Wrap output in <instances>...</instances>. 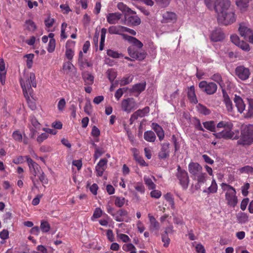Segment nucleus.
Segmentation results:
<instances>
[{
  "label": "nucleus",
  "mask_w": 253,
  "mask_h": 253,
  "mask_svg": "<svg viewBox=\"0 0 253 253\" xmlns=\"http://www.w3.org/2000/svg\"><path fill=\"white\" fill-rule=\"evenodd\" d=\"M229 0H215L214 8L217 14V21L220 24L228 25L236 20L234 13L229 8Z\"/></svg>",
  "instance_id": "obj_1"
},
{
  "label": "nucleus",
  "mask_w": 253,
  "mask_h": 253,
  "mask_svg": "<svg viewBox=\"0 0 253 253\" xmlns=\"http://www.w3.org/2000/svg\"><path fill=\"white\" fill-rule=\"evenodd\" d=\"M20 83L23 90L24 95L28 100L30 98L29 95L31 96L32 92L33 90L32 86L34 87H36L37 86L35 74L33 73H30L25 82L23 80L21 79Z\"/></svg>",
  "instance_id": "obj_2"
},
{
  "label": "nucleus",
  "mask_w": 253,
  "mask_h": 253,
  "mask_svg": "<svg viewBox=\"0 0 253 253\" xmlns=\"http://www.w3.org/2000/svg\"><path fill=\"white\" fill-rule=\"evenodd\" d=\"M253 142V125L246 126L241 130L240 138L237 141L238 145H251Z\"/></svg>",
  "instance_id": "obj_3"
},
{
  "label": "nucleus",
  "mask_w": 253,
  "mask_h": 253,
  "mask_svg": "<svg viewBox=\"0 0 253 253\" xmlns=\"http://www.w3.org/2000/svg\"><path fill=\"white\" fill-rule=\"evenodd\" d=\"M221 186L223 190H227L225 194V199L227 201L228 205L233 208L235 207L238 203L235 189L231 185L224 183H222Z\"/></svg>",
  "instance_id": "obj_4"
},
{
  "label": "nucleus",
  "mask_w": 253,
  "mask_h": 253,
  "mask_svg": "<svg viewBox=\"0 0 253 253\" xmlns=\"http://www.w3.org/2000/svg\"><path fill=\"white\" fill-rule=\"evenodd\" d=\"M237 134L235 135V132L232 131V128H225L223 130L213 133V135L218 139H238L239 138V131H236Z\"/></svg>",
  "instance_id": "obj_5"
},
{
  "label": "nucleus",
  "mask_w": 253,
  "mask_h": 253,
  "mask_svg": "<svg viewBox=\"0 0 253 253\" xmlns=\"http://www.w3.org/2000/svg\"><path fill=\"white\" fill-rule=\"evenodd\" d=\"M176 177L179 180V183L184 189H186L188 186L189 178L187 172L184 169H181L180 167H177V172Z\"/></svg>",
  "instance_id": "obj_6"
},
{
  "label": "nucleus",
  "mask_w": 253,
  "mask_h": 253,
  "mask_svg": "<svg viewBox=\"0 0 253 253\" xmlns=\"http://www.w3.org/2000/svg\"><path fill=\"white\" fill-rule=\"evenodd\" d=\"M199 87L202 91L209 95L214 94L217 88V86L215 83L212 82L208 83L205 81H203L199 84Z\"/></svg>",
  "instance_id": "obj_7"
},
{
  "label": "nucleus",
  "mask_w": 253,
  "mask_h": 253,
  "mask_svg": "<svg viewBox=\"0 0 253 253\" xmlns=\"http://www.w3.org/2000/svg\"><path fill=\"white\" fill-rule=\"evenodd\" d=\"M121 108L123 111L129 113L132 110L137 108V104L133 98H127L122 100Z\"/></svg>",
  "instance_id": "obj_8"
},
{
  "label": "nucleus",
  "mask_w": 253,
  "mask_h": 253,
  "mask_svg": "<svg viewBox=\"0 0 253 253\" xmlns=\"http://www.w3.org/2000/svg\"><path fill=\"white\" fill-rule=\"evenodd\" d=\"M240 35L244 39L248 40L251 43H253V35L252 31L246 26L240 25L239 28Z\"/></svg>",
  "instance_id": "obj_9"
},
{
  "label": "nucleus",
  "mask_w": 253,
  "mask_h": 253,
  "mask_svg": "<svg viewBox=\"0 0 253 253\" xmlns=\"http://www.w3.org/2000/svg\"><path fill=\"white\" fill-rule=\"evenodd\" d=\"M236 75L243 81L248 79L250 75V72L248 68L243 66L236 67L235 69Z\"/></svg>",
  "instance_id": "obj_10"
},
{
  "label": "nucleus",
  "mask_w": 253,
  "mask_h": 253,
  "mask_svg": "<svg viewBox=\"0 0 253 253\" xmlns=\"http://www.w3.org/2000/svg\"><path fill=\"white\" fill-rule=\"evenodd\" d=\"M127 51L129 56L138 60H143L146 56V52L145 51L139 52L132 47H129L127 48Z\"/></svg>",
  "instance_id": "obj_11"
},
{
  "label": "nucleus",
  "mask_w": 253,
  "mask_h": 253,
  "mask_svg": "<svg viewBox=\"0 0 253 253\" xmlns=\"http://www.w3.org/2000/svg\"><path fill=\"white\" fill-rule=\"evenodd\" d=\"M169 143H164L161 144V149L158 153V157L160 159H166L169 157L170 151Z\"/></svg>",
  "instance_id": "obj_12"
},
{
  "label": "nucleus",
  "mask_w": 253,
  "mask_h": 253,
  "mask_svg": "<svg viewBox=\"0 0 253 253\" xmlns=\"http://www.w3.org/2000/svg\"><path fill=\"white\" fill-rule=\"evenodd\" d=\"M126 24L129 26H136L141 23V19L137 15H125Z\"/></svg>",
  "instance_id": "obj_13"
},
{
  "label": "nucleus",
  "mask_w": 253,
  "mask_h": 253,
  "mask_svg": "<svg viewBox=\"0 0 253 253\" xmlns=\"http://www.w3.org/2000/svg\"><path fill=\"white\" fill-rule=\"evenodd\" d=\"M188 170L194 176H196L202 171V166L197 163L191 162L188 165Z\"/></svg>",
  "instance_id": "obj_14"
},
{
  "label": "nucleus",
  "mask_w": 253,
  "mask_h": 253,
  "mask_svg": "<svg viewBox=\"0 0 253 253\" xmlns=\"http://www.w3.org/2000/svg\"><path fill=\"white\" fill-rule=\"evenodd\" d=\"M176 20V15L175 13L166 11L163 14V23L174 22Z\"/></svg>",
  "instance_id": "obj_15"
},
{
  "label": "nucleus",
  "mask_w": 253,
  "mask_h": 253,
  "mask_svg": "<svg viewBox=\"0 0 253 253\" xmlns=\"http://www.w3.org/2000/svg\"><path fill=\"white\" fill-rule=\"evenodd\" d=\"M122 16V14L119 12L109 13L107 16V21L110 24H115L118 23Z\"/></svg>",
  "instance_id": "obj_16"
},
{
  "label": "nucleus",
  "mask_w": 253,
  "mask_h": 253,
  "mask_svg": "<svg viewBox=\"0 0 253 253\" xmlns=\"http://www.w3.org/2000/svg\"><path fill=\"white\" fill-rule=\"evenodd\" d=\"M123 39L132 43L133 45L136 46L139 49L141 48L143 46L142 42L134 37L127 35H123Z\"/></svg>",
  "instance_id": "obj_17"
},
{
  "label": "nucleus",
  "mask_w": 253,
  "mask_h": 253,
  "mask_svg": "<svg viewBox=\"0 0 253 253\" xmlns=\"http://www.w3.org/2000/svg\"><path fill=\"white\" fill-rule=\"evenodd\" d=\"M222 92L223 94V102L226 105L227 110L231 112L233 111V109L232 102L225 89H222Z\"/></svg>",
  "instance_id": "obj_18"
},
{
  "label": "nucleus",
  "mask_w": 253,
  "mask_h": 253,
  "mask_svg": "<svg viewBox=\"0 0 253 253\" xmlns=\"http://www.w3.org/2000/svg\"><path fill=\"white\" fill-rule=\"evenodd\" d=\"M128 214L127 211L124 209H120L116 211L113 216L116 221L118 222H123L124 221V217Z\"/></svg>",
  "instance_id": "obj_19"
},
{
  "label": "nucleus",
  "mask_w": 253,
  "mask_h": 253,
  "mask_svg": "<svg viewBox=\"0 0 253 253\" xmlns=\"http://www.w3.org/2000/svg\"><path fill=\"white\" fill-rule=\"evenodd\" d=\"M234 101L236 107L237 108L238 112L240 113H243L245 110L246 106L242 98L240 96L235 95L234 98Z\"/></svg>",
  "instance_id": "obj_20"
},
{
  "label": "nucleus",
  "mask_w": 253,
  "mask_h": 253,
  "mask_svg": "<svg viewBox=\"0 0 253 253\" xmlns=\"http://www.w3.org/2000/svg\"><path fill=\"white\" fill-rule=\"evenodd\" d=\"M211 38L213 42H218L224 38V35L221 31L216 30L212 32Z\"/></svg>",
  "instance_id": "obj_21"
},
{
  "label": "nucleus",
  "mask_w": 253,
  "mask_h": 253,
  "mask_svg": "<svg viewBox=\"0 0 253 253\" xmlns=\"http://www.w3.org/2000/svg\"><path fill=\"white\" fill-rule=\"evenodd\" d=\"M124 27V26H112L109 28L108 32L110 34H117L121 35L123 37V35H125L123 34Z\"/></svg>",
  "instance_id": "obj_22"
},
{
  "label": "nucleus",
  "mask_w": 253,
  "mask_h": 253,
  "mask_svg": "<svg viewBox=\"0 0 253 253\" xmlns=\"http://www.w3.org/2000/svg\"><path fill=\"white\" fill-rule=\"evenodd\" d=\"M148 217L150 221V230L151 231L158 230L160 228L159 223L156 220V219L153 216H151L150 214H149Z\"/></svg>",
  "instance_id": "obj_23"
},
{
  "label": "nucleus",
  "mask_w": 253,
  "mask_h": 253,
  "mask_svg": "<svg viewBox=\"0 0 253 253\" xmlns=\"http://www.w3.org/2000/svg\"><path fill=\"white\" fill-rule=\"evenodd\" d=\"M153 129L156 132L159 139L160 141L162 140L164 138V131L162 127L156 123H152Z\"/></svg>",
  "instance_id": "obj_24"
},
{
  "label": "nucleus",
  "mask_w": 253,
  "mask_h": 253,
  "mask_svg": "<svg viewBox=\"0 0 253 253\" xmlns=\"http://www.w3.org/2000/svg\"><path fill=\"white\" fill-rule=\"evenodd\" d=\"M187 96L189 99L192 103L196 104L198 102V100L195 92V87L193 85L191 86L189 88Z\"/></svg>",
  "instance_id": "obj_25"
},
{
  "label": "nucleus",
  "mask_w": 253,
  "mask_h": 253,
  "mask_svg": "<svg viewBox=\"0 0 253 253\" xmlns=\"http://www.w3.org/2000/svg\"><path fill=\"white\" fill-rule=\"evenodd\" d=\"M206 176L207 174L206 173L201 172L200 173L195 176V178L196 179V180L198 181V183L195 186L196 188L197 189L200 187L201 185L202 184H203L206 182Z\"/></svg>",
  "instance_id": "obj_26"
},
{
  "label": "nucleus",
  "mask_w": 253,
  "mask_h": 253,
  "mask_svg": "<svg viewBox=\"0 0 253 253\" xmlns=\"http://www.w3.org/2000/svg\"><path fill=\"white\" fill-rule=\"evenodd\" d=\"M29 169L31 173L33 175L32 176L35 177V178L42 171L41 167L37 163L30 166Z\"/></svg>",
  "instance_id": "obj_27"
},
{
  "label": "nucleus",
  "mask_w": 253,
  "mask_h": 253,
  "mask_svg": "<svg viewBox=\"0 0 253 253\" xmlns=\"http://www.w3.org/2000/svg\"><path fill=\"white\" fill-rule=\"evenodd\" d=\"M118 8L124 13H127L128 14H135L136 12L131 10L130 8L126 6L123 2H119L117 4Z\"/></svg>",
  "instance_id": "obj_28"
},
{
  "label": "nucleus",
  "mask_w": 253,
  "mask_h": 253,
  "mask_svg": "<svg viewBox=\"0 0 253 253\" xmlns=\"http://www.w3.org/2000/svg\"><path fill=\"white\" fill-rule=\"evenodd\" d=\"M144 138L148 142H153L155 141L156 137L153 131L149 130L144 132Z\"/></svg>",
  "instance_id": "obj_29"
},
{
  "label": "nucleus",
  "mask_w": 253,
  "mask_h": 253,
  "mask_svg": "<svg viewBox=\"0 0 253 253\" xmlns=\"http://www.w3.org/2000/svg\"><path fill=\"white\" fill-rule=\"evenodd\" d=\"M204 126L208 130L215 132L216 131L215 123L213 121H207L203 123Z\"/></svg>",
  "instance_id": "obj_30"
},
{
  "label": "nucleus",
  "mask_w": 253,
  "mask_h": 253,
  "mask_svg": "<svg viewBox=\"0 0 253 253\" xmlns=\"http://www.w3.org/2000/svg\"><path fill=\"white\" fill-rule=\"evenodd\" d=\"M211 79L217 83L222 89H224L223 87L224 86V84L223 83V81L222 80L221 76L219 74H214L211 77Z\"/></svg>",
  "instance_id": "obj_31"
},
{
  "label": "nucleus",
  "mask_w": 253,
  "mask_h": 253,
  "mask_svg": "<svg viewBox=\"0 0 253 253\" xmlns=\"http://www.w3.org/2000/svg\"><path fill=\"white\" fill-rule=\"evenodd\" d=\"M146 86L145 83H138L134 85L132 88V91L140 93L144 90Z\"/></svg>",
  "instance_id": "obj_32"
},
{
  "label": "nucleus",
  "mask_w": 253,
  "mask_h": 253,
  "mask_svg": "<svg viewBox=\"0 0 253 253\" xmlns=\"http://www.w3.org/2000/svg\"><path fill=\"white\" fill-rule=\"evenodd\" d=\"M248 215L245 212L239 213L237 215V220L240 223H245L248 221Z\"/></svg>",
  "instance_id": "obj_33"
},
{
  "label": "nucleus",
  "mask_w": 253,
  "mask_h": 253,
  "mask_svg": "<svg viewBox=\"0 0 253 253\" xmlns=\"http://www.w3.org/2000/svg\"><path fill=\"white\" fill-rule=\"evenodd\" d=\"M217 189V186L216 181L213 179L211 182V185L208 188V190H205L203 192L208 193H216Z\"/></svg>",
  "instance_id": "obj_34"
},
{
  "label": "nucleus",
  "mask_w": 253,
  "mask_h": 253,
  "mask_svg": "<svg viewBox=\"0 0 253 253\" xmlns=\"http://www.w3.org/2000/svg\"><path fill=\"white\" fill-rule=\"evenodd\" d=\"M249 108L246 117L247 118H253V99H248Z\"/></svg>",
  "instance_id": "obj_35"
},
{
  "label": "nucleus",
  "mask_w": 253,
  "mask_h": 253,
  "mask_svg": "<svg viewBox=\"0 0 253 253\" xmlns=\"http://www.w3.org/2000/svg\"><path fill=\"white\" fill-rule=\"evenodd\" d=\"M83 78L86 84L90 85L93 83L94 77L91 74L88 73L84 74L83 75Z\"/></svg>",
  "instance_id": "obj_36"
},
{
  "label": "nucleus",
  "mask_w": 253,
  "mask_h": 253,
  "mask_svg": "<svg viewBox=\"0 0 253 253\" xmlns=\"http://www.w3.org/2000/svg\"><path fill=\"white\" fill-rule=\"evenodd\" d=\"M106 73L109 80L112 83L117 77V73L114 70L111 69L108 70Z\"/></svg>",
  "instance_id": "obj_37"
},
{
  "label": "nucleus",
  "mask_w": 253,
  "mask_h": 253,
  "mask_svg": "<svg viewBox=\"0 0 253 253\" xmlns=\"http://www.w3.org/2000/svg\"><path fill=\"white\" fill-rule=\"evenodd\" d=\"M217 128L223 127L225 128H232L233 125L231 123H229L225 121H221L219 122L217 126Z\"/></svg>",
  "instance_id": "obj_38"
},
{
  "label": "nucleus",
  "mask_w": 253,
  "mask_h": 253,
  "mask_svg": "<svg viewBox=\"0 0 253 253\" xmlns=\"http://www.w3.org/2000/svg\"><path fill=\"white\" fill-rule=\"evenodd\" d=\"M164 197L165 199L169 203L172 209L174 208V202L172 198V195L170 193H168L166 194Z\"/></svg>",
  "instance_id": "obj_39"
},
{
  "label": "nucleus",
  "mask_w": 253,
  "mask_h": 253,
  "mask_svg": "<svg viewBox=\"0 0 253 253\" xmlns=\"http://www.w3.org/2000/svg\"><path fill=\"white\" fill-rule=\"evenodd\" d=\"M107 54L109 56L114 58H119L122 56L121 53H119L118 52L111 49L107 50Z\"/></svg>",
  "instance_id": "obj_40"
},
{
  "label": "nucleus",
  "mask_w": 253,
  "mask_h": 253,
  "mask_svg": "<svg viewBox=\"0 0 253 253\" xmlns=\"http://www.w3.org/2000/svg\"><path fill=\"white\" fill-rule=\"evenodd\" d=\"M249 0H237V5L241 9L246 8L248 6Z\"/></svg>",
  "instance_id": "obj_41"
},
{
  "label": "nucleus",
  "mask_w": 253,
  "mask_h": 253,
  "mask_svg": "<svg viewBox=\"0 0 253 253\" xmlns=\"http://www.w3.org/2000/svg\"><path fill=\"white\" fill-rule=\"evenodd\" d=\"M149 107L147 106L144 107L142 109H139L137 110L136 112L138 114V116L139 117H144L146 114H148L149 112Z\"/></svg>",
  "instance_id": "obj_42"
},
{
  "label": "nucleus",
  "mask_w": 253,
  "mask_h": 253,
  "mask_svg": "<svg viewBox=\"0 0 253 253\" xmlns=\"http://www.w3.org/2000/svg\"><path fill=\"white\" fill-rule=\"evenodd\" d=\"M25 24L27 25V28L29 31H34L37 28L35 23L31 20H26Z\"/></svg>",
  "instance_id": "obj_43"
},
{
  "label": "nucleus",
  "mask_w": 253,
  "mask_h": 253,
  "mask_svg": "<svg viewBox=\"0 0 253 253\" xmlns=\"http://www.w3.org/2000/svg\"><path fill=\"white\" fill-rule=\"evenodd\" d=\"M25 57L27 58V62H26L27 66L28 68L30 69L32 66L33 59L34 57V55L33 54H29L26 55L25 56Z\"/></svg>",
  "instance_id": "obj_44"
},
{
  "label": "nucleus",
  "mask_w": 253,
  "mask_h": 253,
  "mask_svg": "<svg viewBox=\"0 0 253 253\" xmlns=\"http://www.w3.org/2000/svg\"><path fill=\"white\" fill-rule=\"evenodd\" d=\"M55 47V40L54 39H51L50 40L49 43L48 44L47 50L49 52L51 53L54 50Z\"/></svg>",
  "instance_id": "obj_45"
},
{
  "label": "nucleus",
  "mask_w": 253,
  "mask_h": 253,
  "mask_svg": "<svg viewBox=\"0 0 253 253\" xmlns=\"http://www.w3.org/2000/svg\"><path fill=\"white\" fill-rule=\"evenodd\" d=\"M40 228L43 232H47L49 231L50 227L47 222L42 221L41 224Z\"/></svg>",
  "instance_id": "obj_46"
},
{
  "label": "nucleus",
  "mask_w": 253,
  "mask_h": 253,
  "mask_svg": "<svg viewBox=\"0 0 253 253\" xmlns=\"http://www.w3.org/2000/svg\"><path fill=\"white\" fill-rule=\"evenodd\" d=\"M13 139L17 141L21 142L22 140V134L19 130H15L12 133Z\"/></svg>",
  "instance_id": "obj_47"
},
{
  "label": "nucleus",
  "mask_w": 253,
  "mask_h": 253,
  "mask_svg": "<svg viewBox=\"0 0 253 253\" xmlns=\"http://www.w3.org/2000/svg\"><path fill=\"white\" fill-rule=\"evenodd\" d=\"M39 179L43 186H45L44 184H47L48 183V179L46 177V176L43 171H42L41 173H40Z\"/></svg>",
  "instance_id": "obj_48"
},
{
  "label": "nucleus",
  "mask_w": 253,
  "mask_h": 253,
  "mask_svg": "<svg viewBox=\"0 0 253 253\" xmlns=\"http://www.w3.org/2000/svg\"><path fill=\"white\" fill-rule=\"evenodd\" d=\"M74 68V65L70 62H67L64 64L63 69L67 71V73L72 71L73 68Z\"/></svg>",
  "instance_id": "obj_49"
},
{
  "label": "nucleus",
  "mask_w": 253,
  "mask_h": 253,
  "mask_svg": "<svg viewBox=\"0 0 253 253\" xmlns=\"http://www.w3.org/2000/svg\"><path fill=\"white\" fill-rule=\"evenodd\" d=\"M237 46L241 48L242 50L246 51H248L250 49L249 44L243 41H241Z\"/></svg>",
  "instance_id": "obj_50"
},
{
  "label": "nucleus",
  "mask_w": 253,
  "mask_h": 253,
  "mask_svg": "<svg viewBox=\"0 0 253 253\" xmlns=\"http://www.w3.org/2000/svg\"><path fill=\"white\" fill-rule=\"evenodd\" d=\"M145 184L148 186L149 189H154L155 188V184L152 180L149 178H144Z\"/></svg>",
  "instance_id": "obj_51"
},
{
  "label": "nucleus",
  "mask_w": 253,
  "mask_h": 253,
  "mask_svg": "<svg viewBox=\"0 0 253 253\" xmlns=\"http://www.w3.org/2000/svg\"><path fill=\"white\" fill-rule=\"evenodd\" d=\"M172 141L173 143L174 146V151L175 152L178 151L180 147V144L177 141V138L174 135L172 136Z\"/></svg>",
  "instance_id": "obj_52"
},
{
  "label": "nucleus",
  "mask_w": 253,
  "mask_h": 253,
  "mask_svg": "<svg viewBox=\"0 0 253 253\" xmlns=\"http://www.w3.org/2000/svg\"><path fill=\"white\" fill-rule=\"evenodd\" d=\"M125 200L124 198L117 197L115 201L116 206L119 208L123 207L125 204Z\"/></svg>",
  "instance_id": "obj_53"
},
{
  "label": "nucleus",
  "mask_w": 253,
  "mask_h": 253,
  "mask_svg": "<svg viewBox=\"0 0 253 253\" xmlns=\"http://www.w3.org/2000/svg\"><path fill=\"white\" fill-rule=\"evenodd\" d=\"M104 153V150L102 148H99V147L96 148L95 149V153L94 154V158L95 160H97L99 157H100L103 153Z\"/></svg>",
  "instance_id": "obj_54"
},
{
  "label": "nucleus",
  "mask_w": 253,
  "mask_h": 253,
  "mask_svg": "<svg viewBox=\"0 0 253 253\" xmlns=\"http://www.w3.org/2000/svg\"><path fill=\"white\" fill-rule=\"evenodd\" d=\"M250 188V184L246 183L242 187V193L244 196H247L249 193L248 189Z\"/></svg>",
  "instance_id": "obj_55"
},
{
  "label": "nucleus",
  "mask_w": 253,
  "mask_h": 253,
  "mask_svg": "<svg viewBox=\"0 0 253 253\" xmlns=\"http://www.w3.org/2000/svg\"><path fill=\"white\" fill-rule=\"evenodd\" d=\"M91 107L92 106H91V103H90V101L89 100H88L86 101V102L85 103V105L84 107V111L88 115H90V111L91 109Z\"/></svg>",
  "instance_id": "obj_56"
},
{
  "label": "nucleus",
  "mask_w": 253,
  "mask_h": 253,
  "mask_svg": "<svg viewBox=\"0 0 253 253\" xmlns=\"http://www.w3.org/2000/svg\"><path fill=\"white\" fill-rule=\"evenodd\" d=\"M150 195L152 197L158 199L161 196L162 193L160 191L154 190L151 192Z\"/></svg>",
  "instance_id": "obj_57"
},
{
  "label": "nucleus",
  "mask_w": 253,
  "mask_h": 253,
  "mask_svg": "<svg viewBox=\"0 0 253 253\" xmlns=\"http://www.w3.org/2000/svg\"><path fill=\"white\" fill-rule=\"evenodd\" d=\"M240 171L241 172H253V168L249 166H246L241 168Z\"/></svg>",
  "instance_id": "obj_58"
},
{
  "label": "nucleus",
  "mask_w": 253,
  "mask_h": 253,
  "mask_svg": "<svg viewBox=\"0 0 253 253\" xmlns=\"http://www.w3.org/2000/svg\"><path fill=\"white\" fill-rule=\"evenodd\" d=\"M100 134L99 129L95 126L92 128L91 135L94 137H98Z\"/></svg>",
  "instance_id": "obj_59"
},
{
  "label": "nucleus",
  "mask_w": 253,
  "mask_h": 253,
  "mask_svg": "<svg viewBox=\"0 0 253 253\" xmlns=\"http://www.w3.org/2000/svg\"><path fill=\"white\" fill-rule=\"evenodd\" d=\"M48 135L46 133H42L37 137V140L39 143H41L44 140L46 139L48 137Z\"/></svg>",
  "instance_id": "obj_60"
},
{
  "label": "nucleus",
  "mask_w": 253,
  "mask_h": 253,
  "mask_svg": "<svg viewBox=\"0 0 253 253\" xmlns=\"http://www.w3.org/2000/svg\"><path fill=\"white\" fill-rule=\"evenodd\" d=\"M167 235L165 233L162 234V241L164 243V246L165 247H167L169 246L170 241V239Z\"/></svg>",
  "instance_id": "obj_61"
},
{
  "label": "nucleus",
  "mask_w": 253,
  "mask_h": 253,
  "mask_svg": "<svg viewBox=\"0 0 253 253\" xmlns=\"http://www.w3.org/2000/svg\"><path fill=\"white\" fill-rule=\"evenodd\" d=\"M123 249L124 251L127 252L130 251H131V250H135L134 246L131 243L126 245H124L123 247Z\"/></svg>",
  "instance_id": "obj_62"
},
{
  "label": "nucleus",
  "mask_w": 253,
  "mask_h": 253,
  "mask_svg": "<svg viewBox=\"0 0 253 253\" xmlns=\"http://www.w3.org/2000/svg\"><path fill=\"white\" fill-rule=\"evenodd\" d=\"M66 104L65 100L64 98L61 99L58 103V109L60 111L63 110Z\"/></svg>",
  "instance_id": "obj_63"
},
{
  "label": "nucleus",
  "mask_w": 253,
  "mask_h": 253,
  "mask_svg": "<svg viewBox=\"0 0 253 253\" xmlns=\"http://www.w3.org/2000/svg\"><path fill=\"white\" fill-rule=\"evenodd\" d=\"M196 250L198 253H206L204 247L201 244H198L196 245Z\"/></svg>",
  "instance_id": "obj_64"
}]
</instances>
